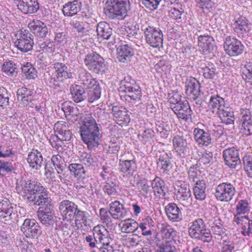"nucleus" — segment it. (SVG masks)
<instances>
[{
	"instance_id": "nucleus-20",
	"label": "nucleus",
	"mask_w": 252,
	"mask_h": 252,
	"mask_svg": "<svg viewBox=\"0 0 252 252\" xmlns=\"http://www.w3.org/2000/svg\"><path fill=\"white\" fill-rule=\"evenodd\" d=\"M187 136L177 135L172 140L174 148L181 158L186 157L190 155V144L188 142Z\"/></svg>"
},
{
	"instance_id": "nucleus-29",
	"label": "nucleus",
	"mask_w": 252,
	"mask_h": 252,
	"mask_svg": "<svg viewBox=\"0 0 252 252\" xmlns=\"http://www.w3.org/2000/svg\"><path fill=\"white\" fill-rule=\"evenodd\" d=\"M111 216L115 220H121L128 214V209L118 200L112 202L109 205Z\"/></svg>"
},
{
	"instance_id": "nucleus-4",
	"label": "nucleus",
	"mask_w": 252,
	"mask_h": 252,
	"mask_svg": "<svg viewBox=\"0 0 252 252\" xmlns=\"http://www.w3.org/2000/svg\"><path fill=\"white\" fill-rule=\"evenodd\" d=\"M55 72L50 74L47 72L44 75V80L49 85L54 89L62 88L64 86V82L72 78V73L70 69L65 64L57 62L54 64Z\"/></svg>"
},
{
	"instance_id": "nucleus-1",
	"label": "nucleus",
	"mask_w": 252,
	"mask_h": 252,
	"mask_svg": "<svg viewBox=\"0 0 252 252\" xmlns=\"http://www.w3.org/2000/svg\"><path fill=\"white\" fill-rule=\"evenodd\" d=\"M16 189L19 194L27 197V202L30 205L48 193L40 183L26 176H22L17 180Z\"/></svg>"
},
{
	"instance_id": "nucleus-64",
	"label": "nucleus",
	"mask_w": 252,
	"mask_h": 252,
	"mask_svg": "<svg viewBox=\"0 0 252 252\" xmlns=\"http://www.w3.org/2000/svg\"><path fill=\"white\" fill-rule=\"evenodd\" d=\"M103 191L109 195H115L117 192V187L112 181L108 182L103 187Z\"/></svg>"
},
{
	"instance_id": "nucleus-12",
	"label": "nucleus",
	"mask_w": 252,
	"mask_h": 252,
	"mask_svg": "<svg viewBox=\"0 0 252 252\" xmlns=\"http://www.w3.org/2000/svg\"><path fill=\"white\" fill-rule=\"evenodd\" d=\"M175 194L180 204L185 207L192 204V198L189 185L182 181H177L175 186Z\"/></svg>"
},
{
	"instance_id": "nucleus-60",
	"label": "nucleus",
	"mask_w": 252,
	"mask_h": 252,
	"mask_svg": "<svg viewBox=\"0 0 252 252\" xmlns=\"http://www.w3.org/2000/svg\"><path fill=\"white\" fill-rule=\"evenodd\" d=\"M244 168L248 176L252 178V154H247L243 158Z\"/></svg>"
},
{
	"instance_id": "nucleus-63",
	"label": "nucleus",
	"mask_w": 252,
	"mask_h": 252,
	"mask_svg": "<svg viewBox=\"0 0 252 252\" xmlns=\"http://www.w3.org/2000/svg\"><path fill=\"white\" fill-rule=\"evenodd\" d=\"M69 36L66 32H57L55 34L54 40L55 42L61 45H64L68 40Z\"/></svg>"
},
{
	"instance_id": "nucleus-18",
	"label": "nucleus",
	"mask_w": 252,
	"mask_h": 252,
	"mask_svg": "<svg viewBox=\"0 0 252 252\" xmlns=\"http://www.w3.org/2000/svg\"><path fill=\"white\" fill-rule=\"evenodd\" d=\"M68 169L70 172L74 175L80 184L81 187L84 188L91 186L90 180L91 178L87 174L83 165L78 163H71L68 166Z\"/></svg>"
},
{
	"instance_id": "nucleus-7",
	"label": "nucleus",
	"mask_w": 252,
	"mask_h": 252,
	"mask_svg": "<svg viewBox=\"0 0 252 252\" xmlns=\"http://www.w3.org/2000/svg\"><path fill=\"white\" fill-rule=\"evenodd\" d=\"M55 135L50 137L49 142L52 147L57 150L63 145V141H69L73 134L69 129L68 124L64 121H58L54 126Z\"/></svg>"
},
{
	"instance_id": "nucleus-35",
	"label": "nucleus",
	"mask_w": 252,
	"mask_h": 252,
	"mask_svg": "<svg viewBox=\"0 0 252 252\" xmlns=\"http://www.w3.org/2000/svg\"><path fill=\"white\" fill-rule=\"evenodd\" d=\"M119 167L124 176L130 178L133 175L137 169L136 163L134 160H120Z\"/></svg>"
},
{
	"instance_id": "nucleus-46",
	"label": "nucleus",
	"mask_w": 252,
	"mask_h": 252,
	"mask_svg": "<svg viewBox=\"0 0 252 252\" xmlns=\"http://www.w3.org/2000/svg\"><path fill=\"white\" fill-rule=\"evenodd\" d=\"M206 184L203 180H198L196 182L193 188V193L195 198L199 201L204 200L206 197Z\"/></svg>"
},
{
	"instance_id": "nucleus-59",
	"label": "nucleus",
	"mask_w": 252,
	"mask_h": 252,
	"mask_svg": "<svg viewBox=\"0 0 252 252\" xmlns=\"http://www.w3.org/2000/svg\"><path fill=\"white\" fill-rule=\"evenodd\" d=\"M99 215L102 222L107 227L112 224V219L110 215V210H107L105 208H101L99 210Z\"/></svg>"
},
{
	"instance_id": "nucleus-6",
	"label": "nucleus",
	"mask_w": 252,
	"mask_h": 252,
	"mask_svg": "<svg viewBox=\"0 0 252 252\" xmlns=\"http://www.w3.org/2000/svg\"><path fill=\"white\" fill-rule=\"evenodd\" d=\"M104 12L111 19H124L131 9L129 0H107Z\"/></svg>"
},
{
	"instance_id": "nucleus-49",
	"label": "nucleus",
	"mask_w": 252,
	"mask_h": 252,
	"mask_svg": "<svg viewBox=\"0 0 252 252\" xmlns=\"http://www.w3.org/2000/svg\"><path fill=\"white\" fill-rule=\"evenodd\" d=\"M121 231L123 233H133L139 227L138 223L131 219H126L122 221Z\"/></svg>"
},
{
	"instance_id": "nucleus-16",
	"label": "nucleus",
	"mask_w": 252,
	"mask_h": 252,
	"mask_svg": "<svg viewBox=\"0 0 252 252\" xmlns=\"http://www.w3.org/2000/svg\"><path fill=\"white\" fill-rule=\"evenodd\" d=\"M21 230L27 238L38 239L42 231L40 226L34 219H26L21 227Z\"/></svg>"
},
{
	"instance_id": "nucleus-40",
	"label": "nucleus",
	"mask_w": 252,
	"mask_h": 252,
	"mask_svg": "<svg viewBox=\"0 0 252 252\" xmlns=\"http://www.w3.org/2000/svg\"><path fill=\"white\" fill-rule=\"evenodd\" d=\"M79 81L85 89H92L98 86V81L94 79L90 73L86 70L81 71L79 74Z\"/></svg>"
},
{
	"instance_id": "nucleus-36",
	"label": "nucleus",
	"mask_w": 252,
	"mask_h": 252,
	"mask_svg": "<svg viewBox=\"0 0 252 252\" xmlns=\"http://www.w3.org/2000/svg\"><path fill=\"white\" fill-rule=\"evenodd\" d=\"M28 27L34 35L41 38L45 37L48 32L46 25L38 20H32Z\"/></svg>"
},
{
	"instance_id": "nucleus-3",
	"label": "nucleus",
	"mask_w": 252,
	"mask_h": 252,
	"mask_svg": "<svg viewBox=\"0 0 252 252\" xmlns=\"http://www.w3.org/2000/svg\"><path fill=\"white\" fill-rule=\"evenodd\" d=\"M93 232V236L88 235L85 238L91 248H96L100 252H115L116 250L110 245L112 240L104 226L100 225L94 226Z\"/></svg>"
},
{
	"instance_id": "nucleus-13",
	"label": "nucleus",
	"mask_w": 252,
	"mask_h": 252,
	"mask_svg": "<svg viewBox=\"0 0 252 252\" xmlns=\"http://www.w3.org/2000/svg\"><path fill=\"white\" fill-rule=\"evenodd\" d=\"M0 219L6 223H11L18 221V215L16 205L11 203L7 200L0 202Z\"/></svg>"
},
{
	"instance_id": "nucleus-8",
	"label": "nucleus",
	"mask_w": 252,
	"mask_h": 252,
	"mask_svg": "<svg viewBox=\"0 0 252 252\" xmlns=\"http://www.w3.org/2000/svg\"><path fill=\"white\" fill-rule=\"evenodd\" d=\"M82 51L86 54L84 61L87 68L93 73L104 74L108 67L103 58L96 52L89 51L88 48H84Z\"/></svg>"
},
{
	"instance_id": "nucleus-21",
	"label": "nucleus",
	"mask_w": 252,
	"mask_h": 252,
	"mask_svg": "<svg viewBox=\"0 0 252 252\" xmlns=\"http://www.w3.org/2000/svg\"><path fill=\"white\" fill-rule=\"evenodd\" d=\"M223 158L226 165L231 168H240L241 160L238 150L235 147H231L224 150Z\"/></svg>"
},
{
	"instance_id": "nucleus-62",
	"label": "nucleus",
	"mask_w": 252,
	"mask_h": 252,
	"mask_svg": "<svg viewBox=\"0 0 252 252\" xmlns=\"http://www.w3.org/2000/svg\"><path fill=\"white\" fill-rule=\"evenodd\" d=\"M9 94L3 87H0V106H6L9 104Z\"/></svg>"
},
{
	"instance_id": "nucleus-56",
	"label": "nucleus",
	"mask_w": 252,
	"mask_h": 252,
	"mask_svg": "<svg viewBox=\"0 0 252 252\" xmlns=\"http://www.w3.org/2000/svg\"><path fill=\"white\" fill-rule=\"evenodd\" d=\"M184 12V9L182 8V5L176 3L174 4V7L170 11V16L179 23L181 21L182 15Z\"/></svg>"
},
{
	"instance_id": "nucleus-30",
	"label": "nucleus",
	"mask_w": 252,
	"mask_h": 252,
	"mask_svg": "<svg viewBox=\"0 0 252 252\" xmlns=\"http://www.w3.org/2000/svg\"><path fill=\"white\" fill-rule=\"evenodd\" d=\"M134 55V50L131 45L121 44L117 48V58L120 62H130Z\"/></svg>"
},
{
	"instance_id": "nucleus-58",
	"label": "nucleus",
	"mask_w": 252,
	"mask_h": 252,
	"mask_svg": "<svg viewBox=\"0 0 252 252\" xmlns=\"http://www.w3.org/2000/svg\"><path fill=\"white\" fill-rule=\"evenodd\" d=\"M213 160V154L212 152L205 151L202 154L198 159V163L200 165L209 166L211 165Z\"/></svg>"
},
{
	"instance_id": "nucleus-5",
	"label": "nucleus",
	"mask_w": 252,
	"mask_h": 252,
	"mask_svg": "<svg viewBox=\"0 0 252 252\" xmlns=\"http://www.w3.org/2000/svg\"><path fill=\"white\" fill-rule=\"evenodd\" d=\"M119 92L124 94L121 97L131 103H136L141 100L142 96L141 89L136 81L128 75L121 81Z\"/></svg>"
},
{
	"instance_id": "nucleus-2",
	"label": "nucleus",
	"mask_w": 252,
	"mask_h": 252,
	"mask_svg": "<svg viewBox=\"0 0 252 252\" xmlns=\"http://www.w3.org/2000/svg\"><path fill=\"white\" fill-rule=\"evenodd\" d=\"M81 137L89 149L94 150L99 145V129L95 120L89 114L81 117Z\"/></svg>"
},
{
	"instance_id": "nucleus-50",
	"label": "nucleus",
	"mask_w": 252,
	"mask_h": 252,
	"mask_svg": "<svg viewBox=\"0 0 252 252\" xmlns=\"http://www.w3.org/2000/svg\"><path fill=\"white\" fill-rule=\"evenodd\" d=\"M51 161L59 174H62L66 168V162L59 155L53 156Z\"/></svg>"
},
{
	"instance_id": "nucleus-45",
	"label": "nucleus",
	"mask_w": 252,
	"mask_h": 252,
	"mask_svg": "<svg viewBox=\"0 0 252 252\" xmlns=\"http://www.w3.org/2000/svg\"><path fill=\"white\" fill-rule=\"evenodd\" d=\"M97 35L103 39H110L112 37L113 31L110 25L105 22L98 23L96 28Z\"/></svg>"
},
{
	"instance_id": "nucleus-9",
	"label": "nucleus",
	"mask_w": 252,
	"mask_h": 252,
	"mask_svg": "<svg viewBox=\"0 0 252 252\" xmlns=\"http://www.w3.org/2000/svg\"><path fill=\"white\" fill-rule=\"evenodd\" d=\"M51 202V199L48 193L45 196H42V198H38L37 201L31 204L39 206L37 212L38 218L42 224L46 226L50 225L53 219V207Z\"/></svg>"
},
{
	"instance_id": "nucleus-61",
	"label": "nucleus",
	"mask_w": 252,
	"mask_h": 252,
	"mask_svg": "<svg viewBox=\"0 0 252 252\" xmlns=\"http://www.w3.org/2000/svg\"><path fill=\"white\" fill-rule=\"evenodd\" d=\"M155 132L151 128H147L144 130L142 135L138 134L139 139L143 144H146L147 141H150L154 136Z\"/></svg>"
},
{
	"instance_id": "nucleus-14",
	"label": "nucleus",
	"mask_w": 252,
	"mask_h": 252,
	"mask_svg": "<svg viewBox=\"0 0 252 252\" xmlns=\"http://www.w3.org/2000/svg\"><path fill=\"white\" fill-rule=\"evenodd\" d=\"M236 190L233 185L224 182L218 185L214 193L216 199L221 202H229L235 195Z\"/></svg>"
},
{
	"instance_id": "nucleus-38",
	"label": "nucleus",
	"mask_w": 252,
	"mask_h": 252,
	"mask_svg": "<svg viewBox=\"0 0 252 252\" xmlns=\"http://www.w3.org/2000/svg\"><path fill=\"white\" fill-rule=\"evenodd\" d=\"M0 69L3 75L8 77H15L19 72L17 64L10 60L4 61L1 64Z\"/></svg>"
},
{
	"instance_id": "nucleus-44",
	"label": "nucleus",
	"mask_w": 252,
	"mask_h": 252,
	"mask_svg": "<svg viewBox=\"0 0 252 252\" xmlns=\"http://www.w3.org/2000/svg\"><path fill=\"white\" fill-rule=\"evenodd\" d=\"M76 206L74 202L66 199L60 203L59 209L61 215L67 220Z\"/></svg>"
},
{
	"instance_id": "nucleus-22",
	"label": "nucleus",
	"mask_w": 252,
	"mask_h": 252,
	"mask_svg": "<svg viewBox=\"0 0 252 252\" xmlns=\"http://www.w3.org/2000/svg\"><path fill=\"white\" fill-rule=\"evenodd\" d=\"M224 48L230 56H236L242 53L244 46L241 41L230 36H227L223 44Z\"/></svg>"
},
{
	"instance_id": "nucleus-25",
	"label": "nucleus",
	"mask_w": 252,
	"mask_h": 252,
	"mask_svg": "<svg viewBox=\"0 0 252 252\" xmlns=\"http://www.w3.org/2000/svg\"><path fill=\"white\" fill-rule=\"evenodd\" d=\"M232 27L234 32L239 37H244L248 35L250 31V24L247 19L243 16L235 19Z\"/></svg>"
},
{
	"instance_id": "nucleus-10",
	"label": "nucleus",
	"mask_w": 252,
	"mask_h": 252,
	"mask_svg": "<svg viewBox=\"0 0 252 252\" xmlns=\"http://www.w3.org/2000/svg\"><path fill=\"white\" fill-rule=\"evenodd\" d=\"M189 233L192 238L200 240L204 243H209L212 240L210 229L202 219H197L192 222L189 229Z\"/></svg>"
},
{
	"instance_id": "nucleus-42",
	"label": "nucleus",
	"mask_w": 252,
	"mask_h": 252,
	"mask_svg": "<svg viewBox=\"0 0 252 252\" xmlns=\"http://www.w3.org/2000/svg\"><path fill=\"white\" fill-rule=\"evenodd\" d=\"M82 3L78 0L66 3L63 8V12L65 16H72L81 10Z\"/></svg>"
},
{
	"instance_id": "nucleus-39",
	"label": "nucleus",
	"mask_w": 252,
	"mask_h": 252,
	"mask_svg": "<svg viewBox=\"0 0 252 252\" xmlns=\"http://www.w3.org/2000/svg\"><path fill=\"white\" fill-rule=\"evenodd\" d=\"M152 187L154 194L158 198L164 197L166 195L167 187L164 181L158 177H156L152 181Z\"/></svg>"
},
{
	"instance_id": "nucleus-47",
	"label": "nucleus",
	"mask_w": 252,
	"mask_h": 252,
	"mask_svg": "<svg viewBox=\"0 0 252 252\" xmlns=\"http://www.w3.org/2000/svg\"><path fill=\"white\" fill-rule=\"evenodd\" d=\"M157 164L160 171L164 174H168L173 166V164L166 154L159 156Z\"/></svg>"
},
{
	"instance_id": "nucleus-57",
	"label": "nucleus",
	"mask_w": 252,
	"mask_h": 252,
	"mask_svg": "<svg viewBox=\"0 0 252 252\" xmlns=\"http://www.w3.org/2000/svg\"><path fill=\"white\" fill-rule=\"evenodd\" d=\"M188 174L190 180H192L196 183V182L200 180L201 176V172L199 170V167L197 164L191 166L188 171Z\"/></svg>"
},
{
	"instance_id": "nucleus-23",
	"label": "nucleus",
	"mask_w": 252,
	"mask_h": 252,
	"mask_svg": "<svg viewBox=\"0 0 252 252\" xmlns=\"http://www.w3.org/2000/svg\"><path fill=\"white\" fill-rule=\"evenodd\" d=\"M208 108L213 113L219 115H227L228 110L230 107L225 106V103L223 98L218 95H211L208 103Z\"/></svg>"
},
{
	"instance_id": "nucleus-15",
	"label": "nucleus",
	"mask_w": 252,
	"mask_h": 252,
	"mask_svg": "<svg viewBox=\"0 0 252 252\" xmlns=\"http://www.w3.org/2000/svg\"><path fill=\"white\" fill-rule=\"evenodd\" d=\"M15 36L16 40L14 44L19 50L26 53L32 49L34 44L33 35L28 31H19Z\"/></svg>"
},
{
	"instance_id": "nucleus-53",
	"label": "nucleus",
	"mask_w": 252,
	"mask_h": 252,
	"mask_svg": "<svg viewBox=\"0 0 252 252\" xmlns=\"http://www.w3.org/2000/svg\"><path fill=\"white\" fill-rule=\"evenodd\" d=\"M87 94V98L88 101L91 103H93L97 100L101 96V89L98 86H96L92 89H89Z\"/></svg>"
},
{
	"instance_id": "nucleus-43",
	"label": "nucleus",
	"mask_w": 252,
	"mask_h": 252,
	"mask_svg": "<svg viewBox=\"0 0 252 252\" xmlns=\"http://www.w3.org/2000/svg\"><path fill=\"white\" fill-rule=\"evenodd\" d=\"M62 109L67 120L71 122H75L77 121L79 112L76 107L69 105V103L64 102L62 105Z\"/></svg>"
},
{
	"instance_id": "nucleus-27",
	"label": "nucleus",
	"mask_w": 252,
	"mask_h": 252,
	"mask_svg": "<svg viewBox=\"0 0 252 252\" xmlns=\"http://www.w3.org/2000/svg\"><path fill=\"white\" fill-rule=\"evenodd\" d=\"M172 110L177 115L178 119L187 122L191 120L192 111L187 100L182 101L177 105L173 106Z\"/></svg>"
},
{
	"instance_id": "nucleus-52",
	"label": "nucleus",
	"mask_w": 252,
	"mask_h": 252,
	"mask_svg": "<svg viewBox=\"0 0 252 252\" xmlns=\"http://www.w3.org/2000/svg\"><path fill=\"white\" fill-rule=\"evenodd\" d=\"M70 25L74 29V31L77 32L80 37H83L87 34L88 31L85 28V23L77 20H73L70 22Z\"/></svg>"
},
{
	"instance_id": "nucleus-41",
	"label": "nucleus",
	"mask_w": 252,
	"mask_h": 252,
	"mask_svg": "<svg viewBox=\"0 0 252 252\" xmlns=\"http://www.w3.org/2000/svg\"><path fill=\"white\" fill-rule=\"evenodd\" d=\"M72 99L76 103L81 102L87 98L85 89L81 85L74 84L70 87Z\"/></svg>"
},
{
	"instance_id": "nucleus-24",
	"label": "nucleus",
	"mask_w": 252,
	"mask_h": 252,
	"mask_svg": "<svg viewBox=\"0 0 252 252\" xmlns=\"http://www.w3.org/2000/svg\"><path fill=\"white\" fill-rule=\"evenodd\" d=\"M200 83L194 78H188L185 81L186 94L189 99L195 100L200 94Z\"/></svg>"
},
{
	"instance_id": "nucleus-51",
	"label": "nucleus",
	"mask_w": 252,
	"mask_h": 252,
	"mask_svg": "<svg viewBox=\"0 0 252 252\" xmlns=\"http://www.w3.org/2000/svg\"><path fill=\"white\" fill-rule=\"evenodd\" d=\"M80 160L86 166L90 168H92L94 167L97 162V158L94 155L83 152L80 156Z\"/></svg>"
},
{
	"instance_id": "nucleus-17",
	"label": "nucleus",
	"mask_w": 252,
	"mask_h": 252,
	"mask_svg": "<svg viewBox=\"0 0 252 252\" xmlns=\"http://www.w3.org/2000/svg\"><path fill=\"white\" fill-rule=\"evenodd\" d=\"M239 122L240 130L247 136L252 134V114L250 109L241 108L240 110Z\"/></svg>"
},
{
	"instance_id": "nucleus-34",
	"label": "nucleus",
	"mask_w": 252,
	"mask_h": 252,
	"mask_svg": "<svg viewBox=\"0 0 252 252\" xmlns=\"http://www.w3.org/2000/svg\"><path fill=\"white\" fill-rule=\"evenodd\" d=\"M193 134L195 141L199 145L207 146L211 143L212 138L208 131L196 127L193 129Z\"/></svg>"
},
{
	"instance_id": "nucleus-33",
	"label": "nucleus",
	"mask_w": 252,
	"mask_h": 252,
	"mask_svg": "<svg viewBox=\"0 0 252 252\" xmlns=\"http://www.w3.org/2000/svg\"><path fill=\"white\" fill-rule=\"evenodd\" d=\"M168 219L172 222H179L183 219L181 209L175 203H169L165 207Z\"/></svg>"
},
{
	"instance_id": "nucleus-54",
	"label": "nucleus",
	"mask_w": 252,
	"mask_h": 252,
	"mask_svg": "<svg viewBox=\"0 0 252 252\" xmlns=\"http://www.w3.org/2000/svg\"><path fill=\"white\" fill-rule=\"evenodd\" d=\"M251 209V206L246 199L240 200L236 207V213L237 215L248 214Z\"/></svg>"
},
{
	"instance_id": "nucleus-28",
	"label": "nucleus",
	"mask_w": 252,
	"mask_h": 252,
	"mask_svg": "<svg viewBox=\"0 0 252 252\" xmlns=\"http://www.w3.org/2000/svg\"><path fill=\"white\" fill-rule=\"evenodd\" d=\"M35 95L36 92L34 90L26 87L19 88L17 91V99L24 106H31Z\"/></svg>"
},
{
	"instance_id": "nucleus-11",
	"label": "nucleus",
	"mask_w": 252,
	"mask_h": 252,
	"mask_svg": "<svg viewBox=\"0 0 252 252\" xmlns=\"http://www.w3.org/2000/svg\"><path fill=\"white\" fill-rule=\"evenodd\" d=\"M146 43L153 48H159L163 44L162 31L157 27L148 26H142Z\"/></svg>"
},
{
	"instance_id": "nucleus-26",
	"label": "nucleus",
	"mask_w": 252,
	"mask_h": 252,
	"mask_svg": "<svg viewBox=\"0 0 252 252\" xmlns=\"http://www.w3.org/2000/svg\"><path fill=\"white\" fill-rule=\"evenodd\" d=\"M18 9L25 14L36 13L39 8L37 0H15Z\"/></svg>"
},
{
	"instance_id": "nucleus-32",
	"label": "nucleus",
	"mask_w": 252,
	"mask_h": 252,
	"mask_svg": "<svg viewBox=\"0 0 252 252\" xmlns=\"http://www.w3.org/2000/svg\"><path fill=\"white\" fill-rule=\"evenodd\" d=\"M27 160L30 166L35 170L40 169L45 162L42 154L37 150H32L29 153Z\"/></svg>"
},
{
	"instance_id": "nucleus-19",
	"label": "nucleus",
	"mask_w": 252,
	"mask_h": 252,
	"mask_svg": "<svg viewBox=\"0 0 252 252\" xmlns=\"http://www.w3.org/2000/svg\"><path fill=\"white\" fill-rule=\"evenodd\" d=\"M158 228L164 240L161 246H175L178 238L177 231L165 223H161Z\"/></svg>"
},
{
	"instance_id": "nucleus-37",
	"label": "nucleus",
	"mask_w": 252,
	"mask_h": 252,
	"mask_svg": "<svg viewBox=\"0 0 252 252\" xmlns=\"http://www.w3.org/2000/svg\"><path fill=\"white\" fill-rule=\"evenodd\" d=\"M198 70L206 79L213 80L218 74L217 67L210 62L201 63Z\"/></svg>"
},
{
	"instance_id": "nucleus-55",
	"label": "nucleus",
	"mask_w": 252,
	"mask_h": 252,
	"mask_svg": "<svg viewBox=\"0 0 252 252\" xmlns=\"http://www.w3.org/2000/svg\"><path fill=\"white\" fill-rule=\"evenodd\" d=\"M241 70L243 79L252 85V63H247L241 68Z\"/></svg>"
},
{
	"instance_id": "nucleus-48",
	"label": "nucleus",
	"mask_w": 252,
	"mask_h": 252,
	"mask_svg": "<svg viewBox=\"0 0 252 252\" xmlns=\"http://www.w3.org/2000/svg\"><path fill=\"white\" fill-rule=\"evenodd\" d=\"M22 75L27 79H34L37 76V70L31 63H27L21 67Z\"/></svg>"
},
{
	"instance_id": "nucleus-31",
	"label": "nucleus",
	"mask_w": 252,
	"mask_h": 252,
	"mask_svg": "<svg viewBox=\"0 0 252 252\" xmlns=\"http://www.w3.org/2000/svg\"><path fill=\"white\" fill-rule=\"evenodd\" d=\"M197 39L199 49L203 54L207 55L214 50L215 40L212 36L201 35L198 37Z\"/></svg>"
}]
</instances>
